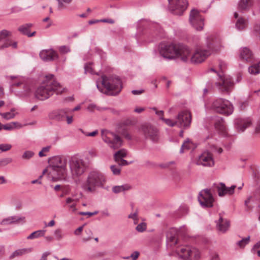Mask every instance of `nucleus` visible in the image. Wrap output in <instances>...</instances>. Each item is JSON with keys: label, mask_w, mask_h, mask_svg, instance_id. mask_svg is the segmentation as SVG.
Wrapping results in <instances>:
<instances>
[{"label": "nucleus", "mask_w": 260, "mask_h": 260, "mask_svg": "<svg viewBox=\"0 0 260 260\" xmlns=\"http://www.w3.org/2000/svg\"><path fill=\"white\" fill-rule=\"evenodd\" d=\"M66 88L58 83L52 74L47 75L45 79L36 89L35 96L37 99L44 101L52 96L54 92L60 94L64 92Z\"/></svg>", "instance_id": "f257e3e1"}, {"label": "nucleus", "mask_w": 260, "mask_h": 260, "mask_svg": "<svg viewBox=\"0 0 260 260\" xmlns=\"http://www.w3.org/2000/svg\"><path fill=\"white\" fill-rule=\"evenodd\" d=\"M67 158L60 156H54L50 161L49 167L43 171V174L49 172L52 180H65L67 177Z\"/></svg>", "instance_id": "f03ea898"}, {"label": "nucleus", "mask_w": 260, "mask_h": 260, "mask_svg": "<svg viewBox=\"0 0 260 260\" xmlns=\"http://www.w3.org/2000/svg\"><path fill=\"white\" fill-rule=\"evenodd\" d=\"M106 182V179L104 174L97 171H92L88 173L82 188L86 192H93L97 188H104Z\"/></svg>", "instance_id": "7ed1b4c3"}, {"label": "nucleus", "mask_w": 260, "mask_h": 260, "mask_svg": "<svg viewBox=\"0 0 260 260\" xmlns=\"http://www.w3.org/2000/svg\"><path fill=\"white\" fill-rule=\"evenodd\" d=\"M100 84L109 91L110 92V94L112 95L118 94L122 87L121 81L117 77H108L105 76H102L97 81V88L102 92H103L100 89Z\"/></svg>", "instance_id": "20e7f679"}, {"label": "nucleus", "mask_w": 260, "mask_h": 260, "mask_svg": "<svg viewBox=\"0 0 260 260\" xmlns=\"http://www.w3.org/2000/svg\"><path fill=\"white\" fill-rule=\"evenodd\" d=\"M68 163L71 173L74 178L81 176L88 168V164L85 161L77 156L69 158Z\"/></svg>", "instance_id": "39448f33"}, {"label": "nucleus", "mask_w": 260, "mask_h": 260, "mask_svg": "<svg viewBox=\"0 0 260 260\" xmlns=\"http://www.w3.org/2000/svg\"><path fill=\"white\" fill-rule=\"evenodd\" d=\"M171 255L182 260H198L200 256L198 249L188 246L178 247Z\"/></svg>", "instance_id": "423d86ee"}, {"label": "nucleus", "mask_w": 260, "mask_h": 260, "mask_svg": "<svg viewBox=\"0 0 260 260\" xmlns=\"http://www.w3.org/2000/svg\"><path fill=\"white\" fill-rule=\"evenodd\" d=\"M210 109L214 112L229 115L233 112V107L227 100L219 98L214 100L210 105Z\"/></svg>", "instance_id": "0eeeda50"}, {"label": "nucleus", "mask_w": 260, "mask_h": 260, "mask_svg": "<svg viewBox=\"0 0 260 260\" xmlns=\"http://www.w3.org/2000/svg\"><path fill=\"white\" fill-rule=\"evenodd\" d=\"M101 137L104 142L111 148L118 149L122 145V141L120 137L107 130L101 131Z\"/></svg>", "instance_id": "6e6552de"}, {"label": "nucleus", "mask_w": 260, "mask_h": 260, "mask_svg": "<svg viewBox=\"0 0 260 260\" xmlns=\"http://www.w3.org/2000/svg\"><path fill=\"white\" fill-rule=\"evenodd\" d=\"M48 118L50 120L62 121L66 118L67 123L71 124L73 121V115H70L69 108H63L53 110L48 114Z\"/></svg>", "instance_id": "1a4fd4ad"}, {"label": "nucleus", "mask_w": 260, "mask_h": 260, "mask_svg": "<svg viewBox=\"0 0 260 260\" xmlns=\"http://www.w3.org/2000/svg\"><path fill=\"white\" fill-rule=\"evenodd\" d=\"M169 10L173 14L178 16L183 15L188 5L187 0H168Z\"/></svg>", "instance_id": "9d476101"}, {"label": "nucleus", "mask_w": 260, "mask_h": 260, "mask_svg": "<svg viewBox=\"0 0 260 260\" xmlns=\"http://www.w3.org/2000/svg\"><path fill=\"white\" fill-rule=\"evenodd\" d=\"M178 44L160 43L159 45V52L164 58L168 59L175 58Z\"/></svg>", "instance_id": "9b49d317"}, {"label": "nucleus", "mask_w": 260, "mask_h": 260, "mask_svg": "<svg viewBox=\"0 0 260 260\" xmlns=\"http://www.w3.org/2000/svg\"><path fill=\"white\" fill-rule=\"evenodd\" d=\"M215 85L221 93L229 94L234 88V83L231 77L219 76V81L215 83Z\"/></svg>", "instance_id": "f8f14e48"}, {"label": "nucleus", "mask_w": 260, "mask_h": 260, "mask_svg": "<svg viewBox=\"0 0 260 260\" xmlns=\"http://www.w3.org/2000/svg\"><path fill=\"white\" fill-rule=\"evenodd\" d=\"M206 50L210 51V55L219 52L222 47L220 39L212 35L206 38Z\"/></svg>", "instance_id": "ddd939ff"}, {"label": "nucleus", "mask_w": 260, "mask_h": 260, "mask_svg": "<svg viewBox=\"0 0 260 260\" xmlns=\"http://www.w3.org/2000/svg\"><path fill=\"white\" fill-rule=\"evenodd\" d=\"M189 20L191 25L197 30L203 29L204 19L197 10L193 9L190 11Z\"/></svg>", "instance_id": "4468645a"}, {"label": "nucleus", "mask_w": 260, "mask_h": 260, "mask_svg": "<svg viewBox=\"0 0 260 260\" xmlns=\"http://www.w3.org/2000/svg\"><path fill=\"white\" fill-rule=\"evenodd\" d=\"M210 51H208L206 49L202 47H199L192 52L191 57V63H200L204 61L209 56H210Z\"/></svg>", "instance_id": "2eb2a0df"}, {"label": "nucleus", "mask_w": 260, "mask_h": 260, "mask_svg": "<svg viewBox=\"0 0 260 260\" xmlns=\"http://www.w3.org/2000/svg\"><path fill=\"white\" fill-rule=\"evenodd\" d=\"M198 200L203 207L211 208L213 206L214 199L210 189L201 190L198 197Z\"/></svg>", "instance_id": "dca6fc26"}, {"label": "nucleus", "mask_w": 260, "mask_h": 260, "mask_svg": "<svg viewBox=\"0 0 260 260\" xmlns=\"http://www.w3.org/2000/svg\"><path fill=\"white\" fill-rule=\"evenodd\" d=\"M141 131L146 139L153 142H157L159 139L158 130L155 127L150 124H144L141 127Z\"/></svg>", "instance_id": "f3484780"}, {"label": "nucleus", "mask_w": 260, "mask_h": 260, "mask_svg": "<svg viewBox=\"0 0 260 260\" xmlns=\"http://www.w3.org/2000/svg\"><path fill=\"white\" fill-rule=\"evenodd\" d=\"M192 52L191 49L187 46L178 44L175 58L180 59L183 62H191Z\"/></svg>", "instance_id": "a211bd4d"}, {"label": "nucleus", "mask_w": 260, "mask_h": 260, "mask_svg": "<svg viewBox=\"0 0 260 260\" xmlns=\"http://www.w3.org/2000/svg\"><path fill=\"white\" fill-rule=\"evenodd\" d=\"M177 126L180 128H187L189 126L191 117L190 113L187 110L180 112L176 117Z\"/></svg>", "instance_id": "6ab92c4d"}, {"label": "nucleus", "mask_w": 260, "mask_h": 260, "mask_svg": "<svg viewBox=\"0 0 260 260\" xmlns=\"http://www.w3.org/2000/svg\"><path fill=\"white\" fill-rule=\"evenodd\" d=\"M198 165L211 167L214 164L212 154L209 152H203L198 158L197 161Z\"/></svg>", "instance_id": "aec40b11"}, {"label": "nucleus", "mask_w": 260, "mask_h": 260, "mask_svg": "<svg viewBox=\"0 0 260 260\" xmlns=\"http://www.w3.org/2000/svg\"><path fill=\"white\" fill-rule=\"evenodd\" d=\"M215 186L218 192V194L219 197H223L225 195H232L234 194L235 189L236 187V186L235 185L228 187L223 183L217 184Z\"/></svg>", "instance_id": "412c9836"}, {"label": "nucleus", "mask_w": 260, "mask_h": 260, "mask_svg": "<svg viewBox=\"0 0 260 260\" xmlns=\"http://www.w3.org/2000/svg\"><path fill=\"white\" fill-rule=\"evenodd\" d=\"M25 222V217L24 216H11L3 219L1 222L2 225H8L12 224H23Z\"/></svg>", "instance_id": "4be33fe9"}, {"label": "nucleus", "mask_w": 260, "mask_h": 260, "mask_svg": "<svg viewBox=\"0 0 260 260\" xmlns=\"http://www.w3.org/2000/svg\"><path fill=\"white\" fill-rule=\"evenodd\" d=\"M234 124L237 130L243 132L246 128L251 125V120L249 118H237L235 119Z\"/></svg>", "instance_id": "5701e85b"}, {"label": "nucleus", "mask_w": 260, "mask_h": 260, "mask_svg": "<svg viewBox=\"0 0 260 260\" xmlns=\"http://www.w3.org/2000/svg\"><path fill=\"white\" fill-rule=\"evenodd\" d=\"M39 55L40 58L45 61H52L58 58L57 53L51 49L42 50Z\"/></svg>", "instance_id": "b1692460"}, {"label": "nucleus", "mask_w": 260, "mask_h": 260, "mask_svg": "<svg viewBox=\"0 0 260 260\" xmlns=\"http://www.w3.org/2000/svg\"><path fill=\"white\" fill-rule=\"evenodd\" d=\"M230 225V221L226 219L223 218L221 215L219 214V218L216 222L217 230L224 233L228 230Z\"/></svg>", "instance_id": "393cba45"}, {"label": "nucleus", "mask_w": 260, "mask_h": 260, "mask_svg": "<svg viewBox=\"0 0 260 260\" xmlns=\"http://www.w3.org/2000/svg\"><path fill=\"white\" fill-rule=\"evenodd\" d=\"M240 58L243 60L250 62L252 60L253 55L252 51L248 48L243 47L240 50Z\"/></svg>", "instance_id": "a878e982"}, {"label": "nucleus", "mask_w": 260, "mask_h": 260, "mask_svg": "<svg viewBox=\"0 0 260 260\" xmlns=\"http://www.w3.org/2000/svg\"><path fill=\"white\" fill-rule=\"evenodd\" d=\"M253 3L254 0H240L238 5V10L240 11H248L252 7Z\"/></svg>", "instance_id": "bb28decb"}, {"label": "nucleus", "mask_w": 260, "mask_h": 260, "mask_svg": "<svg viewBox=\"0 0 260 260\" xmlns=\"http://www.w3.org/2000/svg\"><path fill=\"white\" fill-rule=\"evenodd\" d=\"M215 127L220 134L223 136L227 134L226 126L224 124L223 120L221 118H218L215 122Z\"/></svg>", "instance_id": "cd10ccee"}, {"label": "nucleus", "mask_w": 260, "mask_h": 260, "mask_svg": "<svg viewBox=\"0 0 260 260\" xmlns=\"http://www.w3.org/2000/svg\"><path fill=\"white\" fill-rule=\"evenodd\" d=\"M32 24L31 23H26L20 26L18 30L22 35H26L28 37L34 36L36 34V31L32 32H30V28L32 27Z\"/></svg>", "instance_id": "c85d7f7f"}, {"label": "nucleus", "mask_w": 260, "mask_h": 260, "mask_svg": "<svg viewBox=\"0 0 260 260\" xmlns=\"http://www.w3.org/2000/svg\"><path fill=\"white\" fill-rule=\"evenodd\" d=\"M167 244L170 247L175 246L177 243V239L176 236V231L174 229L171 230L167 233Z\"/></svg>", "instance_id": "c756f323"}, {"label": "nucleus", "mask_w": 260, "mask_h": 260, "mask_svg": "<svg viewBox=\"0 0 260 260\" xmlns=\"http://www.w3.org/2000/svg\"><path fill=\"white\" fill-rule=\"evenodd\" d=\"M234 17L238 19L236 22V28L239 30L244 29L247 26V20L242 17H239V15L237 12L234 13Z\"/></svg>", "instance_id": "7c9ffc66"}, {"label": "nucleus", "mask_w": 260, "mask_h": 260, "mask_svg": "<svg viewBox=\"0 0 260 260\" xmlns=\"http://www.w3.org/2000/svg\"><path fill=\"white\" fill-rule=\"evenodd\" d=\"M32 251V248L19 249L13 252L10 257L11 258H13L15 257H18L24 255L25 254L30 253Z\"/></svg>", "instance_id": "2f4dec72"}, {"label": "nucleus", "mask_w": 260, "mask_h": 260, "mask_svg": "<svg viewBox=\"0 0 260 260\" xmlns=\"http://www.w3.org/2000/svg\"><path fill=\"white\" fill-rule=\"evenodd\" d=\"M132 189V186L128 184H124L121 185L114 186L112 187V191L115 193H118L123 191L129 190Z\"/></svg>", "instance_id": "473e14b6"}, {"label": "nucleus", "mask_w": 260, "mask_h": 260, "mask_svg": "<svg viewBox=\"0 0 260 260\" xmlns=\"http://www.w3.org/2000/svg\"><path fill=\"white\" fill-rule=\"evenodd\" d=\"M22 127L21 124L18 122H11L7 124H4L3 128L7 131H12L16 128Z\"/></svg>", "instance_id": "72a5a7b5"}, {"label": "nucleus", "mask_w": 260, "mask_h": 260, "mask_svg": "<svg viewBox=\"0 0 260 260\" xmlns=\"http://www.w3.org/2000/svg\"><path fill=\"white\" fill-rule=\"evenodd\" d=\"M46 232L45 230H41L35 231L30 234L27 237V239H34L39 237H43Z\"/></svg>", "instance_id": "f704fd0d"}, {"label": "nucleus", "mask_w": 260, "mask_h": 260, "mask_svg": "<svg viewBox=\"0 0 260 260\" xmlns=\"http://www.w3.org/2000/svg\"><path fill=\"white\" fill-rule=\"evenodd\" d=\"M248 72L251 75H257L260 73V62L253 64L248 68Z\"/></svg>", "instance_id": "c9c22d12"}, {"label": "nucleus", "mask_w": 260, "mask_h": 260, "mask_svg": "<svg viewBox=\"0 0 260 260\" xmlns=\"http://www.w3.org/2000/svg\"><path fill=\"white\" fill-rule=\"evenodd\" d=\"M10 46H11L13 48H16L17 47V43L16 42H13L10 39H8L6 40L3 45L0 46V49H3Z\"/></svg>", "instance_id": "e433bc0d"}, {"label": "nucleus", "mask_w": 260, "mask_h": 260, "mask_svg": "<svg viewBox=\"0 0 260 260\" xmlns=\"http://www.w3.org/2000/svg\"><path fill=\"white\" fill-rule=\"evenodd\" d=\"M126 155V151L124 149H121L115 153L114 159L116 161H118L119 159L125 157Z\"/></svg>", "instance_id": "4c0bfd02"}, {"label": "nucleus", "mask_w": 260, "mask_h": 260, "mask_svg": "<svg viewBox=\"0 0 260 260\" xmlns=\"http://www.w3.org/2000/svg\"><path fill=\"white\" fill-rule=\"evenodd\" d=\"M192 145V143L189 141H185L182 144L180 150V153H183L185 150H189L190 149Z\"/></svg>", "instance_id": "58836bf2"}, {"label": "nucleus", "mask_w": 260, "mask_h": 260, "mask_svg": "<svg viewBox=\"0 0 260 260\" xmlns=\"http://www.w3.org/2000/svg\"><path fill=\"white\" fill-rule=\"evenodd\" d=\"M250 236L243 238L242 240H240L237 243V245L239 246L240 248H244L245 245L248 244L250 242Z\"/></svg>", "instance_id": "ea45409f"}, {"label": "nucleus", "mask_w": 260, "mask_h": 260, "mask_svg": "<svg viewBox=\"0 0 260 260\" xmlns=\"http://www.w3.org/2000/svg\"><path fill=\"white\" fill-rule=\"evenodd\" d=\"M12 36V32L7 29L0 31V42Z\"/></svg>", "instance_id": "a19ab883"}, {"label": "nucleus", "mask_w": 260, "mask_h": 260, "mask_svg": "<svg viewBox=\"0 0 260 260\" xmlns=\"http://www.w3.org/2000/svg\"><path fill=\"white\" fill-rule=\"evenodd\" d=\"M160 119L162 120L167 125L170 127H173L175 125L177 126L176 120H173L171 119L164 118L163 117H160Z\"/></svg>", "instance_id": "79ce46f5"}, {"label": "nucleus", "mask_w": 260, "mask_h": 260, "mask_svg": "<svg viewBox=\"0 0 260 260\" xmlns=\"http://www.w3.org/2000/svg\"><path fill=\"white\" fill-rule=\"evenodd\" d=\"M13 159L11 157H6L0 159V167H5L11 164Z\"/></svg>", "instance_id": "37998d69"}, {"label": "nucleus", "mask_w": 260, "mask_h": 260, "mask_svg": "<svg viewBox=\"0 0 260 260\" xmlns=\"http://www.w3.org/2000/svg\"><path fill=\"white\" fill-rule=\"evenodd\" d=\"M15 113L10 112L0 113V115L6 120H9L13 118L15 116Z\"/></svg>", "instance_id": "c03bdc74"}, {"label": "nucleus", "mask_w": 260, "mask_h": 260, "mask_svg": "<svg viewBox=\"0 0 260 260\" xmlns=\"http://www.w3.org/2000/svg\"><path fill=\"white\" fill-rule=\"evenodd\" d=\"M85 73L86 74L89 73L91 74H98L95 73L92 67V63H86L84 66Z\"/></svg>", "instance_id": "a18cd8bd"}, {"label": "nucleus", "mask_w": 260, "mask_h": 260, "mask_svg": "<svg viewBox=\"0 0 260 260\" xmlns=\"http://www.w3.org/2000/svg\"><path fill=\"white\" fill-rule=\"evenodd\" d=\"M12 147V146L8 143L0 144V151L1 152H6L10 150Z\"/></svg>", "instance_id": "49530a36"}, {"label": "nucleus", "mask_w": 260, "mask_h": 260, "mask_svg": "<svg viewBox=\"0 0 260 260\" xmlns=\"http://www.w3.org/2000/svg\"><path fill=\"white\" fill-rule=\"evenodd\" d=\"M147 229V225L146 223L145 222H141V223L139 224L136 228V230L138 232H143L145 231Z\"/></svg>", "instance_id": "de8ad7c7"}, {"label": "nucleus", "mask_w": 260, "mask_h": 260, "mask_svg": "<svg viewBox=\"0 0 260 260\" xmlns=\"http://www.w3.org/2000/svg\"><path fill=\"white\" fill-rule=\"evenodd\" d=\"M34 154V152L31 151H26L23 153L22 157L23 159H29L31 158Z\"/></svg>", "instance_id": "09e8293b"}, {"label": "nucleus", "mask_w": 260, "mask_h": 260, "mask_svg": "<svg viewBox=\"0 0 260 260\" xmlns=\"http://www.w3.org/2000/svg\"><path fill=\"white\" fill-rule=\"evenodd\" d=\"M110 169L114 175H117L120 174L121 169L119 166L112 165L110 166Z\"/></svg>", "instance_id": "8fccbe9b"}, {"label": "nucleus", "mask_w": 260, "mask_h": 260, "mask_svg": "<svg viewBox=\"0 0 260 260\" xmlns=\"http://www.w3.org/2000/svg\"><path fill=\"white\" fill-rule=\"evenodd\" d=\"M50 149V146H47L43 147L42 150L39 153V156L40 157L46 156L47 155L46 153L49 151Z\"/></svg>", "instance_id": "3c124183"}, {"label": "nucleus", "mask_w": 260, "mask_h": 260, "mask_svg": "<svg viewBox=\"0 0 260 260\" xmlns=\"http://www.w3.org/2000/svg\"><path fill=\"white\" fill-rule=\"evenodd\" d=\"M54 236L57 240H60L63 238V234L60 229H56L55 230Z\"/></svg>", "instance_id": "603ef678"}, {"label": "nucleus", "mask_w": 260, "mask_h": 260, "mask_svg": "<svg viewBox=\"0 0 260 260\" xmlns=\"http://www.w3.org/2000/svg\"><path fill=\"white\" fill-rule=\"evenodd\" d=\"M252 250L254 253H256L260 257V241L254 245Z\"/></svg>", "instance_id": "864d4df0"}, {"label": "nucleus", "mask_w": 260, "mask_h": 260, "mask_svg": "<svg viewBox=\"0 0 260 260\" xmlns=\"http://www.w3.org/2000/svg\"><path fill=\"white\" fill-rule=\"evenodd\" d=\"M57 3H58V5H57L58 10L62 11L67 8V6L64 4L65 3H64L63 2L61 1V0H58Z\"/></svg>", "instance_id": "5fc2aeb1"}, {"label": "nucleus", "mask_w": 260, "mask_h": 260, "mask_svg": "<svg viewBox=\"0 0 260 260\" xmlns=\"http://www.w3.org/2000/svg\"><path fill=\"white\" fill-rule=\"evenodd\" d=\"M81 132L84 134L86 136L88 137H94L95 136L99 133L98 130H95L91 133H85L82 129H80Z\"/></svg>", "instance_id": "6e6d98bb"}, {"label": "nucleus", "mask_w": 260, "mask_h": 260, "mask_svg": "<svg viewBox=\"0 0 260 260\" xmlns=\"http://www.w3.org/2000/svg\"><path fill=\"white\" fill-rule=\"evenodd\" d=\"M139 254L140 253L138 251H135L131 254L130 256L124 257V259H128L131 257L133 260H136L139 257Z\"/></svg>", "instance_id": "4d7b16f0"}, {"label": "nucleus", "mask_w": 260, "mask_h": 260, "mask_svg": "<svg viewBox=\"0 0 260 260\" xmlns=\"http://www.w3.org/2000/svg\"><path fill=\"white\" fill-rule=\"evenodd\" d=\"M59 51L62 53H66L70 51L69 47L66 46H60L59 48Z\"/></svg>", "instance_id": "13d9d810"}, {"label": "nucleus", "mask_w": 260, "mask_h": 260, "mask_svg": "<svg viewBox=\"0 0 260 260\" xmlns=\"http://www.w3.org/2000/svg\"><path fill=\"white\" fill-rule=\"evenodd\" d=\"M128 217L129 218H131L133 219L134 221H135L136 220H138V212L136 211L134 213H131L128 216Z\"/></svg>", "instance_id": "bf43d9fd"}, {"label": "nucleus", "mask_w": 260, "mask_h": 260, "mask_svg": "<svg viewBox=\"0 0 260 260\" xmlns=\"http://www.w3.org/2000/svg\"><path fill=\"white\" fill-rule=\"evenodd\" d=\"M219 67L220 69V70L222 71V72H223V71L226 68V63L223 61H221V60H219Z\"/></svg>", "instance_id": "052dcab7"}, {"label": "nucleus", "mask_w": 260, "mask_h": 260, "mask_svg": "<svg viewBox=\"0 0 260 260\" xmlns=\"http://www.w3.org/2000/svg\"><path fill=\"white\" fill-rule=\"evenodd\" d=\"M101 22L108 23L110 24H113L114 23V21L112 19H100Z\"/></svg>", "instance_id": "680f3d73"}, {"label": "nucleus", "mask_w": 260, "mask_h": 260, "mask_svg": "<svg viewBox=\"0 0 260 260\" xmlns=\"http://www.w3.org/2000/svg\"><path fill=\"white\" fill-rule=\"evenodd\" d=\"M152 109L155 111V113L156 115L159 116L160 117H163L164 111L162 110L157 111L155 108H153Z\"/></svg>", "instance_id": "e2e57ef3"}, {"label": "nucleus", "mask_w": 260, "mask_h": 260, "mask_svg": "<svg viewBox=\"0 0 260 260\" xmlns=\"http://www.w3.org/2000/svg\"><path fill=\"white\" fill-rule=\"evenodd\" d=\"M83 226H81L77 229L75 232L74 234L76 235H79L81 234L82 231H83Z\"/></svg>", "instance_id": "0e129e2a"}, {"label": "nucleus", "mask_w": 260, "mask_h": 260, "mask_svg": "<svg viewBox=\"0 0 260 260\" xmlns=\"http://www.w3.org/2000/svg\"><path fill=\"white\" fill-rule=\"evenodd\" d=\"M210 260H220L218 254L213 253L211 256Z\"/></svg>", "instance_id": "69168bd1"}, {"label": "nucleus", "mask_w": 260, "mask_h": 260, "mask_svg": "<svg viewBox=\"0 0 260 260\" xmlns=\"http://www.w3.org/2000/svg\"><path fill=\"white\" fill-rule=\"evenodd\" d=\"M49 254L50 252H45L43 253L40 260H47V257Z\"/></svg>", "instance_id": "338daca9"}, {"label": "nucleus", "mask_w": 260, "mask_h": 260, "mask_svg": "<svg viewBox=\"0 0 260 260\" xmlns=\"http://www.w3.org/2000/svg\"><path fill=\"white\" fill-rule=\"evenodd\" d=\"M254 31L258 33L260 37V25H259V24L255 25L254 26Z\"/></svg>", "instance_id": "774afa93"}]
</instances>
